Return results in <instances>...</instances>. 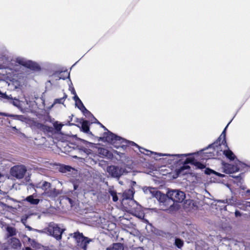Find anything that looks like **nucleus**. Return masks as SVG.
Here are the masks:
<instances>
[{
	"label": "nucleus",
	"mask_w": 250,
	"mask_h": 250,
	"mask_svg": "<svg viewBox=\"0 0 250 250\" xmlns=\"http://www.w3.org/2000/svg\"><path fill=\"white\" fill-rule=\"evenodd\" d=\"M104 130L107 132L104 133V136L101 139L104 141L107 142L117 148H122L124 150L128 146H135L139 149L140 153L150 156L152 154H155L159 156H169L170 154H158L151 151L146 149L143 147L139 146L137 144L133 142L128 141L120 136H118L111 132L108 131L103 125H101Z\"/></svg>",
	"instance_id": "1"
},
{
	"label": "nucleus",
	"mask_w": 250,
	"mask_h": 250,
	"mask_svg": "<svg viewBox=\"0 0 250 250\" xmlns=\"http://www.w3.org/2000/svg\"><path fill=\"white\" fill-rule=\"evenodd\" d=\"M227 148H228L227 143L223 142L222 141H219L217 140L215 142L210 145L207 148V150H209L205 153L207 155L205 156L203 159H210L215 156H218Z\"/></svg>",
	"instance_id": "2"
},
{
	"label": "nucleus",
	"mask_w": 250,
	"mask_h": 250,
	"mask_svg": "<svg viewBox=\"0 0 250 250\" xmlns=\"http://www.w3.org/2000/svg\"><path fill=\"white\" fill-rule=\"evenodd\" d=\"M34 187L42 189L43 191L42 195L52 199L56 198L60 194L59 190L55 188H52L51 184L46 181H42L38 183L34 186Z\"/></svg>",
	"instance_id": "3"
},
{
	"label": "nucleus",
	"mask_w": 250,
	"mask_h": 250,
	"mask_svg": "<svg viewBox=\"0 0 250 250\" xmlns=\"http://www.w3.org/2000/svg\"><path fill=\"white\" fill-rule=\"evenodd\" d=\"M42 230L44 231V233H46L53 236L57 240H60L62 239V234L65 230V229H61L56 224L50 223L48 227L45 228Z\"/></svg>",
	"instance_id": "4"
},
{
	"label": "nucleus",
	"mask_w": 250,
	"mask_h": 250,
	"mask_svg": "<svg viewBox=\"0 0 250 250\" xmlns=\"http://www.w3.org/2000/svg\"><path fill=\"white\" fill-rule=\"evenodd\" d=\"M188 164H191L193 165L197 168L203 169L205 167L204 164L197 161L193 157H189L186 159L184 162V165L181 167L178 171V174H184L187 172H184V170L189 169L190 167L188 165Z\"/></svg>",
	"instance_id": "5"
},
{
	"label": "nucleus",
	"mask_w": 250,
	"mask_h": 250,
	"mask_svg": "<svg viewBox=\"0 0 250 250\" xmlns=\"http://www.w3.org/2000/svg\"><path fill=\"white\" fill-rule=\"evenodd\" d=\"M167 196L169 199L166 201V202H168L171 200L174 202L181 203L186 197L184 192L177 189L169 190L167 192Z\"/></svg>",
	"instance_id": "6"
},
{
	"label": "nucleus",
	"mask_w": 250,
	"mask_h": 250,
	"mask_svg": "<svg viewBox=\"0 0 250 250\" xmlns=\"http://www.w3.org/2000/svg\"><path fill=\"white\" fill-rule=\"evenodd\" d=\"M73 237L77 245L83 250H86L87 245L93 241L92 239L84 236L82 233L79 232H74Z\"/></svg>",
	"instance_id": "7"
},
{
	"label": "nucleus",
	"mask_w": 250,
	"mask_h": 250,
	"mask_svg": "<svg viewBox=\"0 0 250 250\" xmlns=\"http://www.w3.org/2000/svg\"><path fill=\"white\" fill-rule=\"evenodd\" d=\"M26 171V167L23 165L15 166L10 169L11 175L18 179L23 178Z\"/></svg>",
	"instance_id": "8"
},
{
	"label": "nucleus",
	"mask_w": 250,
	"mask_h": 250,
	"mask_svg": "<svg viewBox=\"0 0 250 250\" xmlns=\"http://www.w3.org/2000/svg\"><path fill=\"white\" fill-rule=\"evenodd\" d=\"M107 171L113 177L119 178L125 172L124 169L115 166H110L107 167Z\"/></svg>",
	"instance_id": "9"
},
{
	"label": "nucleus",
	"mask_w": 250,
	"mask_h": 250,
	"mask_svg": "<svg viewBox=\"0 0 250 250\" xmlns=\"http://www.w3.org/2000/svg\"><path fill=\"white\" fill-rule=\"evenodd\" d=\"M7 247L9 249H13L17 250H20L21 244L19 239L15 237H12L7 240Z\"/></svg>",
	"instance_id": "10"
},
{
	"label": "nucleus",
	"mask_w": 250,
	"mask_h": 250,
	"mask_svg": "<svg viewBox=\"0 0 250 250\" xmlns=\"http://www.w3.org/2000/svg\"><path fill=\"white\" fill-rule=\"evenodd\" d=\"M223 171L228 174L232 173L237 172L239 169V167L237 166H233L229 164H224L223 167Z\"/></svg>",
	"instance_id": "11"
},
{
	"label": "nucleus",
	"mask_w": 250,
	"mask_h": 250,
	"mask_svg": "<svg viewBox=\"0 0 250 250\" xmlns=\"http://www.w3.org/2000/svg\"><path fill=\"white\" fill-rule=\"evenodd\" d=\"M144 193L147 195H150L152 197L157 198L160 192L158 191L156 188L145 187L143 188Z\"/></svg>",
	"instance_id": "12"
},
{
	"label": "nucleus",
	"mask_w": 250,
	"mask_h": 250,
	"mask_svg": "<svg viewBox=\"0 0 250 250\" xmlns=\"http://www.w3.org/2000/svg\"><path fill=\"white\" fill-rule=\"evenodd\" d=\"M134 193V189L131 188L128 190H126L123 193V199L122 200V204L123 205L126 204V201L128 200L132 199Z\"/></svg>",
	"instance_id": "13"
},
{
	"label": "nucleus",
	"mask_w": 250,
	"mask_h": 250,
	"mask_svg": "<svg viewBox=\"0 0 250 250\" xmlns=\"http://www.w3.org/2000/svg\"><path fill=\"white\" fill-rule=\"evenodd\" d=\"M23 241L27 243V245L32 247L33 248L40 249L41 245L35 240L32 239L30 237L24 235L23 237Z\"/></svg>",
	"instance_id": "14"
},
{
	"label": "nucleus",
	"mask_w": 250,
	"mask_h": 250,
	"mask_svg": "<svg viewBox=\"0 0 250 250\" xmlns=\"http://www.w3.org/2000/svg\"><path fill=\"white\" fill-rule=\"evenodd\" d=\"M4 99L6 100L7 102L18 108H21V101L18 99L15 98H13L11 95H7Z\"/></svg>",
	"instance_id": "15"
},
{
	"label": "nucleus",
	"mask_w": 250,
	"mask_h": 250,
	"mask_svg": "<svg viewBox=\"0 0 250 250\" xmlns=\"http://www.w3.org/2000/svg\"><path fill=\"white\" fill-rule=\"evenodd\" d=\"M16 62L26 67H30L32 63V62L27 61L23 58L19 57L16 59Z\"/></svg>",
	"instance_id": "16"
},
{
	"label": "nucleus",
	"mask_w": 250,
	"mask_h": 250,
	"mask_svg": "<svg viewBox=\"0 0 250 250\" xmlns=\"http://www.w3.org/2000/svg\"><path fill=\"white\" fill-rule=\"evenodd\" d=\"M6 230L7 231L6 236L7 238L17 234V230L14 227L8 226L6 227Z\"/></svg>",
	"instance_id": "17"
},
{
	"label": "nucleus",
	"mask_w": 250,
	"mask_h": 250,
	"mask_svg": "<svg viewBox=\"0 0 250 250\" xmlns=\"http://www.w3.org/2000/svg\"><path fill=\"white\" fill-rule=\"evenodd\" d=\"M223 154L230 160H233L235 158V155L228 147L227 148L226 150H223Z\"/></svg>",
	"instance_id": "18"
},
{
	"label": "nucleus",
	"mask_w": 250,
	"mask_h": 250,
	"mask_svg": "<svg viewBox=\"0 0 250 250\" xmlns=\"http://www.w3.org/2000/svg\"><path fill=\"white\" fill-rule=\"evenodd\" d=\"M25 200L31 204L34 205H38L40 201L39 199L34 198V194L27 196Z\"/></svg>",
	"instance_id": "19"
},
{
	"label": "nucleus",
	"mask_w": 250,
	"mask_h": 250,
	"mask_svg": "<svg viewBox=\"0 0 250 250\" xmlns=\"http://www.w3.org/2000/svg\"><path fill=\"white\" fill-rule=\"evenodd\" d=\"M128 206L131 207L134 206V212H136L137 210L140 209L141 206L138 205L137 202L132 199L128 200Z\"/></svg>",
	"instance_id": "20"
},
{
	"label": "nucleus",
	"mask_w": 250,
	"mask_h": 250,
	"mask_svg": "<svg viewBox=\"0 0 250 250\" xmlns=\"http://www.w3.org/2000/svg\"><path fill=\"white\" fill-rule=\"evenodd\" d=\"M106 250H124V246L121 243H114L112 246L108 247Z\"/></svg>",
	"instance_id": "21"
},
{
	"label": "nucleus",
	"mask_w": 250,
	"mask_h": 250,
	"mask_svg": "<svg viewBox=\"0 0 250 250\" xmlns=\"http://www.w3.org/2000/svg\"><path fill=\"white\" fill-rule=\"evenodd\" d=\"M82 130L85 132L88 133L89 131V122L87 121H84L83 122L82 124Z\"/></svg>",
	"instance_id": "22"
},
{
	"label": "nucleus",
	"mask_w": 250,
	"mask_h": 250,
	"mask_svg": "<svg viewBox=\"0 0 250 250\" xmlns=\"http://www.w3.org/2000/svg\"><path fill=\"white\" fill-rule=\"evenodd\" d=\"M229 123H229L226 126V127L224 129L223 131L221 133V135L220 136V137L218 139V140H219V141H221V140H222V141H223V142L227 143L226 142V131L227 128L228 127L229 125Z\"/></svg>",
	"instance_id": "23"
},
{
	"label": "nucleus",
	"mask_w": 250,
	"mask_h": 250,
	"mask_svg": "<svg viewBox=\"0 0 250 250\" xmlns=\"http://www.w3.org/2000/svg\"><path fill=\"white\" fill-rule=\"evenodd\" d=\"M217 203H221L223 204H227L228 205H232L234 203L232 199H226V200H218L216 201Z\"/></svg>",
	"instance_id": "24"
},
{
	"label": "nucleus",
	"mask_w": 250,
	"mask_h": 250,
	"mask_svg": "<svg viewBox=\"0 0 250 250\" xmlns=\"http://www.w3.org/2000/svg\"><path fill=\"white\" fill-rule=\"evenodd\" d=\"M109 193L110 195L112 197V200L114 202H116L118 200V196L117 195V193L115 190H109Z\"/></svg>",
	"instance_id": "25"
},
{
	"label": "nucleus",
	"mask_w": 250,
	"mask_h": 250,
	"mask_svg": "<svg viewBox=\"0 0 250 250\" xmlns=\"http://www.w3.org/2000/svg\"><path fill=\"white\" fill-rule=\"evenodd\" d=\"M63 126V124H59L57 122L54 123V127H55V129L57 132H60Z\"/></svg>",
	"instance_id": "26"
},
{
	"label": "nucleus",
	"mask_w": 250,
	"mask_h": 250,
	"mask_svg": "<svg viewBox=\"0 0 250 250\" xmlns=\"http://www.w3.org/2000/svg\"><path fill=\"white\" fill-rule=\"evenodd\" d=\"M205 173L207 174H210L211 173H214L215 174L217 175L220 177H223L224 176V175H223L222 174H220L217 172H216L214 171L213 170L210 169L209 168L206 169Z\"/></svg>",
	"instance_id": "27"
},
{
	"label": "nucleus",
	"mask_w": 250,
	"mask_h": 250,
	"mask_svg": "<svg viewBox=\"0 0 250 250\" xmlns=\"http://www.w3.org/2000/svg\"><path fill=\"white\" fill-rule=\"evenodd\" d=\"M32 215V214H25L23 216H22L21 218V223L24 225H26V221H27V220L30 217V216Z\"/></svg>",
	"instance_id": "28"
},
{
	"label": "nucleus",
	"mask_w": 250,
	"mask_h": 250,
	"mask_svg": "<svg viewBox=\"0 0 250 250\" xmlns=\"http://www.w3.org/2000/svg\"><path fill=\"white\" fill-rule=\"evenodd\" d=\"M71 167L69 166H62L60 168V171L62 172H66L67 171H70Z\"/></svg>",
	"instance_id": "29"
},
{
	"label": "nucleus",
	"mask_w": 250,
	"mask_h": 250,
	"mask_svg": "<svg viewBox=\"0 0 250 250\" xmlns=\"http://www.w3.org/2000/svg\"><path fill=\"white\" fill-rule=\"evenodd\" d=\"M24 226H25V228H27L29 230H32V231H34L35 232H38L40 233H44V231L42 230H39V229H33L30 226L27 225H25Z\"/></svg>",
	"instance_id": "30"
},
{
	"label": "nucleus",
	"mask_w": 250,
	"mask_h": 250,
	"mask_svg": "<svg viewBox=\"0 0 250 250\" xmlns=\"http://www.w3.org/2000/svg\"><path fill=\"white\" fill-rule=\"evenodd\" d=\"M37 127L44 131L45 130L47 131L48 130V127L47 126L44 125L42 124H38L37 125Z\"/></svg>",
	"instance_id": "31"
},
{
	"label": "nucleus",
	"mask_w": 250,
	"mask_h": 250,
	"mask_svg": "<svg viewBox=\"0 0 250 250\" xmlns=\"http://www.w3.org/2000/svg\"><path fill=\"white\" fill-rule=\"evenodd\" d=\"M98 152L100 154H102L103 156H106L108 153L107 150L104 148H99Z\"/></svg>",
	"instance_id": "32"
},
{
	"label": "nucleus",
	"mask_w": 250,
	"mask_h": 250,
	"mask_svg": "<svg viewBox=\"0 0 250 250\" xmlns=\"http://www.w3.org/2000/svg\"><path fill=\"white\" fill-rule=\"evenodd\" d=\"M175 244L178 248H180L183 246V242L180 239L177 238L175 239Z\"/></svg>",
	"instance_id": "33"
},
{
	"label": "nucleus",
	"mask_w": 250,
	"mask_h": 250,
	"mask_svg": "<svg viewBox=\"0 0 250 250\" xmlns=\"http://www.w3.org/2000/svg\"><path fill=\"white\" fill-rule=\"evenodd\" d=\"M75 104L81 111L85 107L81 100L77 102Z\"/></svg>",
	"instance_id": "34"
},
{
	"label": "nucleus",
	"mask_w": 250,
	"mask_h": 250,
	"mask_svg": "<svg viewBox=\"0 0 250 250\" xmlns=\"http://www.w3.org/2000/svg\"><path fill=\"white\" fill-rule=\"evenodd\" d=\"M82 111L83 113L85 116H93L91 113L88 110H87L85 107H84V108H83Z\"/></svg>",
	"instance_id": "35"
},
{
	"label": "nucleus",
	"mask_w": 250,
	"mask_h": 250,
	"mask_svg": "<svg viewBox=\"0 0 250 250\" xmlns=\"http://www.w3.org/2000/svg\"><path fill=\"white\" fill-rule=\"evenodd\" d=\"M209 150L205 149L201 152H200L199 154L201 155V158L202 159H204L203 158L205 156H207V154L205 153L207 151H208ZM197 154H199V153H197Z\"/></svg>",
	"instance_id": "36"
},
{
	"label": "nucleus",
	"mask_w": 250,
	"mask_h": 250,
	"mask_svg": "<svg viewBox=\"0 0 250 250\" xmlns=\"http://www.w3.org/2000/svg\"><path fill=\"white\" fill-rule=\"evenodd\" d=\"M63 103L64 102H63V99H62V98L56 99L54 100V103H53L52 106H53V105H54L55 104H63Z\"/></svg>",
	"instance_id": "37"
},
{
	"label": "nucleus",
	"mask_w": 250,
	"mask_h": 250,
	"mask_svg": "<svg viewBox=\"0 0 250 250\" xmlns=\"http://www.w3.org/2000/svg\"><path fill=\"white\" fill-rule=\"evenodd\" d=\"M80 150L85 153L86 154H89L91 153V150L89 149L85 148L84 147H81Z\"/></svg>",
	"instance_id": "38"
},
{
	"label": "nucleus",
	"mask_w": 250,
	"mask_h": 250,
	"mask_svg": "<svg viewBox=\"0 0 250 250\" xmlns=\"http://www.w3.org/2000/svg\"><path fill=\"white\" fill-rule=\"evenodd\" d=\"M191 154L190 153H188V154H175V155H172V156H176L178 158H180L181 157V156H185V157H187L188 156H189V155H191Z\"/></svg>",
	"instance_id": "39"
},
{
	"label": "nucleus",
	"mask_w": 250,
	"mask_h": 250,
	"mask_svg": "<svg viewBox=\"0 0 250 250\" xmlns=\"http://www.w3.org/2000/svg\"><path fill=\"white\" fill-rule=\"evenodd\" d=\"M113 153L115 154H117V155L120 156L121 157L123 155H124V153L120 152L117 150H114Z\"/></svg>",
	"instance_id": "40"
},
{
	"label": "nucleus",
	"mask_w": 250,
	"mask_h": 250,
	"mask_svg": "<svg viewBox=\"0 0 250 250\" xmlns=\"http://www.w3.org/2000/svg\"><path fill=\"white\" fill-rule=\"evenodd\" d=\"M73 99L75 101V104L78 102L80 100V99H79V98L78 97V96L77 95V94H75L74 95V96L73 97Z\"/></svg>",
	"instance_id": "41"
},
{
	"label": "nucleus",
	"mask_w": 250,
	"mask_h": 250,
	"mask_svg": "<svg viewBox=\"0 0 250 250\" xmlns=\"http://www.w3.org/2000/svg\"><path fill=\"white\" fill-rule=\"evenodd\" d=\"M6 95H7L6 94V93H2L0 91V97L2 98H3L4 99V98H5Z\"/></svg>",
	"instance_id": "42"
},
{
	"label": "nucleus",
	"mask_w": 250,
	"mask_h": 250,
	"mask_svg": "<svg viewBox=\"0 0 250 250\" xmlns=\"http://www.w3.org/2000/svg\"><path fill=\"white\" fill-rule=\"evenodd\" d=\"M235 215L236 217H238L241 216V213L240 211L236 210L235 212Z\"/></svg>",
	"instance_id": "43"
},
{
	"label": "nucleus",
	"mask_w": 250,
	"mask_h": 250,
	"mask_svg": "<svg viewBox=\"0 0 250 250\" xmlns=\"http://www.w3.org/2000/svg\"><path fill=\"white\" fill-rule=\"evenodd\" d=\"M67 199L68 201V202L70 203V204L71 205V206H73V200L69 198H67Z\"/></svg>",
	"instance_id": "44"
},
{
	"label": "nucleus",
	"mask_w": 250,
	"mask_h": 250,
	"mask_svg": "<svg viewBox=\"0 0 250 250\" xmlns=\"http://www.w3.org/2000/svg\"><path fill=\"white\" fill-rule=\"evenodd\" d=\"M71 93L72 94H73L74 95L76 94V91H75V89H74V88H72V89L71 90Z\"/></svg>",
	"instance_id": "45"
},
{
	"label": "nucleus",
	"mask_w": 250,
	"mask_h": 250,
	"mask_svg": "<svg viewBox=\"0 0 250 250\" xmlns=\"http://www.w3.org/2000/svg\"><path fill=\"white\" fill-rule=\"evenodd\" d=\"M66 98H67V95H66V94H64L63 97L61 98L63 99V102H64Z\"/></svg>",
	"instance_id": "46"
},
{
	"label": "nucleus",
	"mask_w": 250,
	"mask_h": 250,
	"mask_svg": "<svg viewBox=\"0 0 250 250\" xmlns=\"http://www.w3.org/2000/svg\"><path fill=\"white\" fill-rule=\"evenodd\" d=\"M236 179V180H237L238 181H239V182H240V180H241V178H240V176H237L236 177H235Z\"/></svg>",
	"instance_id": "47"
},
{
	"label": "nucleus",
	"mask_w": 250,
	"mask_h": 250,
	"mask_svg": "<svg viewBox=\"0 0 250 250\" xmlns=\"http://www.w3.org/2000/svg\"><path fill=\"white\" fill-rule=\"evenodd\" d=\"M84 143L86 145L90 146V145H92V143H89V142H86V141H84Z\"/></svg>",
	"instance_id": "48"
},
{
	"label": "nucleus",
	"mask_w": 250,
	"mask_h": 250,
	"mask_svg": "<svg viewBox=\"0 0 250 250\" xmlns=\"http://www.w3.org/2000/svg\"><path fill=\"white\" fill-rule=\"evenodd\" d=\"M24 250H34L32 249L31 248H30L29 247H26L25 248Z\"/></svg>",
	"instance_id": "49"
},
{
	"label": "nucleus",
	"mask_w": 250,
	"mask_h": 250,
	"mask_svg": "<svg viewBox=\"0 0 250 250\" xmlns=\"http://www.w3.org/2000/svg\"><path fill=\"white\" fill-rule=\"evenodd\" d=\"M247 206L250 207V202H248L246 204Z\"/></svg>",
	"instance_id": "50"
},
{
	"label": "nucleus",
	"mask_w": 250,
	"mask_h": 250,
	"mask_svg": "<svg viewBox=\"0 0 250 250\" xmlns=\"http://www.w3.org/2000/svg\"><path fill=\"white\" fill-rule=\"evenodd\" d=\"M62 79L63 80H64L65 79V77H62L61 76H60L59 78V79Z\"/></svg>",
	"instance_id": "51"
},
{
	"label": "nucleus",
	"mask_w": 250,
	"mask_h": 250,
	"mask_svg": "<svg viewBox=\"0 0 250 250\" xmlns=\"http://www.w3.org/2000/svg\"><path fill=\"white\" fill-rule=\"evenodd\" d=\"M136 182H132V186L135 185H136Z\"/></svg>",
	"instance_id": "52"
},
{
	"label": "nucleus",
	"mask_w": 250,
	"mask_h": 250,
	"mask_svg": "<svg viewBox=\"0 0 250 250\" xmlns=\"http://www.w3.org/2000/svg\"><path fill=\"white\" fill-rule=\"evenodd\" d=\"M66 75H67V77H68L69 76V74L67 72H65Z\"/></svg>",
	"instance_id": "53"
},
{
	"label": "nucleus",
	"mask_w": 250,
	"mask_h": 250,
	"mask_svg": "<svg viewBox=\"0 0 250 250\" xmlns=\"http://www.w3.org/2000/svg\"><path fill=\"white\" fill-rule=\"evenodd\" d=\"M77 189L76 186V185H74V189Z\"/></svg>",
	"instance_id": "54"
},
{
	"label": "nucleus",
	"mask_w": 250,
	"mask_h": 250,
	"mask_svg": "<svg viewBox=\"0 0 250 250\" xmlns=\"http://www.w3.org/2000/svg\"><path fill=\"white\" fill-rule=\"evenodd\" d=\"M119 183L121 185H123V182H119Z\"/></svg>",
	"instance_id": "55"
},
{
	"label": "nucleus",
	"mask_w": 250,
	"mask_h": 250,
	"mask_svg": "<svg viewBox=\"0 0 250 250\" xmlns=\"http://www.w3.org/2000/svg\"><path fill=\"white\" fill-rule=\"evenodd\" d=\"M0 115H5L4 113H0Z\"/></svg>",
	"instance_id": "56"
},
{
	"label": "nucleus",
	"mask_w": 250,
	"mask_h": 250,
	"mask_svg": "<svg viewBox=\"0 0 250 250\" xmlns=\"http://www.w3.org/2000/svg\"><path fill=\"white\" fill-rule=\"evenodd\" d=\"M125 208H128V209H129V208H130V207H125Z\"/></svg>",
	"instance_id": "57"
},
{
	"label": "nucleus",
	"mask_w": 250,
	"mask_h": 250,
	"mask_svg": "<svg viewBox=\"0 0 250 250\" xmlns=\"http://www.w3.org/2000/svg\"><path fill=\"white\" fill-rule=\"evenodd\" d=\"M162 208L163 210H166V209H164L163 207H162Z\"/></svg>",
	"instance_id": "58"
},
{
	"label": "nucleus",
	"mask_w": 250,
	"mask_h": 250,
	"mask_svg": "<svg viewBox=\"0 0 250 250\" xmlns=\"http://www.w3.org/2000/svg\"><path fill=\"white\" fill-rule=\"evenodd\" d=\"M250 192V190H248L247 191V192Z\"/></svg>",
	"instance_id": "59"
}]
</instances>
